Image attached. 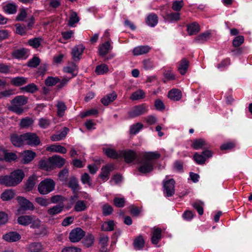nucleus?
<instances>
[{"instance_id": "55", "label": "nucleus", "mask_w": 252, "mask_h": 252, "mask_svg": "<svg viewBox=\"0 0 252 252\" xmlns=\"http://www.w3.org/2000/svg\"><path fill=\"white\" fill-rule=\"evenodd\" d=\"M193 159L199 164H203L206 160L205 157L202 154L200 155L197 153L194 155Z\"/></svg>"}, {"instance_id": "21", "label": "nucleus", "mask_w": 252, "mask_h": 252, "mask_svg": "<svg viewBox=\"0 0 252 252\" xmlns=\"http://www.w3.org/2000/svg\"><path fill=\"white\" fill-rule=\"evenodd\" d=\"M150 49L148 46H139L133 49L132 53L134 56H139L148 53Z\"/></svg>"}, {"instance_id": "57", "label": "nucleus", "mask_w": 252, "mask_h": 252, "mask_svg": "<svg viewBox=\"0 0 252 252\" xmlns=\"http://www.w3.org/2000/svg\"><path fill=\"white\" fill-rule=\"evenodd\" d=\"M144 245V241L142 236L137 237L134 242V246L135 248L137 249H141L142 248Z\"/></svg>"}, {"instance_id": "62", "label": "nucleus", "mask_w": 252, "mask_h": 252, "mask_svg": "<svg viewBox=\"0 0 252 252\" xmlns=\"http://www.w3.org/2000/svg\"><path fill=\"white\" fill-rule=\"evenodd\" d=\"M230 59H225V60H223L220 63L218 64L217 67L219 69L222 70L227 66H228L230 64Z\"/></svg>"}, {"instance_id": "51", "label": "nucleus", "mask_w": 252, "mask_h": 252, "mask_svg": "<svg viewBox=\"0 0 252 252\" xmlns=\"http://www.w3.org/2000/svg\"><path fill=\"white\" fill-rule=\"evenodd\" d=\"M51 121L50 120L42 118L38 120V125L42 128H46L50 125Z\"/></svg>"}, {"instance_id": "52", "label": "nucleus", "mask_w": 252, "mask_h": 252, "mask_svg": "<svg viewBox=\"0 0 252 252\" xmlns=\"http://www.w3.org/2000/svg\"><path fill=\"white\" fill-rule=\"evenodd\" d=\"M35 201L39 205L43 207H46L50 204V201L48 199L42 197L36 198Z\"/></svg>"}, {"instance_id": "8", "label": "nucleus", "mask_w": 252, "mask_h": 252, "mask_svg": "<svg viewBox=\"0 0 252 252\" xmlns=\"http://www.w3.org/2000/svg\"><path fill=\"white\" fill-rule=\"evenodd\" d=\"M85 235V232L81 228L77 227L71 230L69 238L71 242H79Z\"/></svg>"}, {"instance_id": "2", "label": "nucleus", "mask_w": 252, "mask_h": 252, "mask_svg": "<svg viewBox=\"0 0 252 252\" xmlns=\"http://www.w3.org/2000/svg\"><path fill=\"white\" fill-rule=\"evenodd\" d=\"M24 176V173L22 170H16L11 172L9 176H0V184L7 187L15 186L22 181Z\"/></svg>"}, {"instance_id": "38", "label": "nucleus", "mask_w": 252, "mask_h": 252, "mask_svg": "<svg viewBox=\"0 0 252 252\" xmlns=\"http://www.w3.org/2000/svg\"><path fill=\"white\" fill-rule=\"evenodd\" d=\"M187 30L189 35L196 34L200 30L199 25L197 23H193L188 26Z\"/></svg>"}, {"instance_id": "1", "label": "nucleus", "mask_w": 252, "mask_h": 252, "mask_svg": "<svg viewBox=\"0 0 252 252\" xmlns=\"http://www.w3.org/2000/svg\"><path fill=\"white\" fill-rule=\"evenodd\" d=\"M160 158L157 152H146L138 159V171L143 174L153 171L155 164V160Z\"/></svg>"}, {"instance_id": "59", "label": "nucleus", "mask_w": 252, "mask_h": 252, "mask_svg": "<svg viewBox=\"0 0 252 252\" xmlns=\"http://www.w3.org/2000/svg\"><path fill=\"white\" fill-rule=\"evenodd\" d=\"M184 6V2L183 0L178 1L175 0L173 2L172 9L175 11H179Z\"/></svg>"}, {"instance_id": "28", "label": "nucleus", "mask_w": 252, "mask_h": 252, "mask_svg": "<svg viewBox=\"0 0 252 252\" xmlns=\"http://www.w3.org/2000/svg\"><path fill=\"white\" fill-rule=\"evenodd\" d=\"M63 207L64 206L63 204H59L49 208L47 210V213L49 215L51 216L58 214L62 212Z\"/></svg>"}, {"instance_id": "53", "label": "nucleus", "mask_w": 252, "mask_h": 252, "mask_svg": "<svg viewBox=\"0 0 252 252\" xmlns=\"http://www.w3.org/2000/svg\"><path fill=\"white\" fill-rule=\"evenodd\" d=\"M33 120L30 118H26L21 120L20 126L22 127H28L32 126L33 124Z\"/></svg>"}, {"instance_id": "3", "label": "nucleus", "mask_w": 252, "mask_h": 252, "mask_svg": "<svg viewBox=\"0 0 252 252\" xmlns=\"http://www.w3.org/2000/svg\"><path fill=\"white\" fill-rule=\"evenodd\" d=\"M18 224L23 226L31 224V228H38L40 226L41 221L34 215H23L17 218Z\"/></svg>"}, {"instance_id": "24", "label": "nucleus", "mask_w": 252, "mask_h": 252, "mask_svg": "<svg viewBox=\"0 0 252 252\" xmlns=\"http://www.w3.org/2000/svg\"><path fill=\"white\" fill-rule=\"evenodd\" d=\"M192 147L195 150H198L207 147L206 141L203 139L194 140L191 144Z\"/></svg>"}, {"instance_id": "36", "label": "nucleus", "mask_w": 252, "mask_h": 252, "mask_svg": "<svg viewBox=\"0 0 252 252\" xmlns=\"http://www.w3.org/2000/svg\"><path fill=\"white\" fill-rule=\"evenodd\" d=\"M117 97V94L115 93L108 94L101 99L102 103L104 105H108L114 101Z\"/></svg>"}, {"instance_id": "7", "label": "nucleus", "mask_w": 252, "mask_h": 252, "mask_svg": "<svg viewBox=\"0 0 252 252\" xmlns=\"http://www.w3.org/2000/svg\"><path fill=\"white\" fill-rule=\"evenodd\" d=\"M23 138L25 141V144L31 146L38 145L40 142L39 137L33 133H26L23 134Z\"/></svg>"}, {"instance_id": "37", "label": "nucleus", "mask_w": 252, "mask_h": 252, "mask_svg": "<svg viewBox=\"0 0 252 252\" xmlns=\"http://www.w3.org/2000/svg\"><path fill=\"white\" fill-rule=\"evenodd\" d=\"M39 166L40 168L47 171L53 169L50 158L48 160H41L39 161Z\"/></svg>"}, {"instance_id": "58", "label": "nucleus", "mask_w": 252, "mask_h": 252, "mask_svg": "<svg viewBox=\"0 0 252 252\" xmlns=\"http://www.w3.org/2000/svg\"><path fill=\"white\" fill-rule=\"evenodd\" d=\"M60 81L57 77H48L45 80V84L48 86H53Z\"/></svg>"}, {"instance_id": "30", "label": "nucleus", "mask_w": 252, "mask_h": 252, "mask_svg": "<svg viewBox=\"0 0 252 252\" xmlns=\"http://www.w3.org/2000/svg\"><path fill=\"white\" fill-rule=\"evenodd\" d=\"M47 151L51 152H55L61 154L66 153V149L63 146L60 145H52L46 148Z\"/></svg>"}, {"instance_id": "34", "label": "nucleus", "mask_w": 252, "mask_h": 252, "mask_svg": "<svg viewBox=\"0 0 252 252\" xmlns=\"http://www.w3.org/2000/svg\"><path fill=\"white\" fill-rule=\"evenodd\" d=\"M115 223L112 220L104 222L101 226V229L104 231H111L114 229Z\"/></svg>"}, {"instance_id": "22", "label": "nucleus", "mask_w": 252, "mask_h": 252, "mask_svg": "<svg viewBox=\"0 0 252 252\" xmlns=\"http://www.w3.org/2000/svg\"><path fill=\"white\" fill-rule=\"evenodd\" d=\"M69 129L66 127H64L61 131L59 132L57 134L51 136V139L53 141H59L63 139L65 137Z\"/></svg>"}, {"instance_id": "9", "label": "nucleus", "mask_w": 252, "mask_h": 252, "mask_svg": "<svg viewBox=\"0 0 252 252\" xmlns=\"http://www.w3.org/2000/svg\"><path fill=\"white\" fill-rule=\"evenodd\" d=\"M148 110V106L145 104H141L134 107L129 112L128 114L131 118H134L146 113Z\"/></svg>"}, {"instance_id": "64", "label": "nucleus", "mask_w": 252, "mask_h": 252, "mask_svg": "<svg viewBox=\"0 0 252 252\" xmlns=\"http://www.w3.org/2000/svg\"><path fill=\"white\" fill-rule=\"evenodd\" d=\"M81 250L75 247H67L64 248L62 252H81Z\"/></svg>"}, {"instance_id": "32", "label": "nucleus", "mask_w": 252, "mask_h": 252, "mask_svg": "<svg viewBox=\"0 0 252 252\" xmlns=\"http://www.w3.org/2000/svg\"><path fill=\"white\" fill-rule=\"evenodd\" d=\"M43 249L42 244L38 242L32 243L28 246L29 252H41Z\"/></svg>"}, {"instance_id": "46", "label": "nucleus", "mask_w": 252, "mask_h": 252, "mask_svg": "<svg viewBox=\"0 0 252 252\" xmlns=\"http://www.w3.org/2000/svg\"><path fill=\"white\" fill-rule=\"evenodd\" d=\"M3 9L8 14H14L16 12V6L12 3H8L4 6Z\"/></svg>"}, {"instance_id": "39", "label": "nucleus", "mask_w": 252, "mask_h": 252, "mask_svg": "<svg viewBox=\"0 0 252 252\" xmlns=\"http://www.w3.org/2000/svg\"><path fill=\"white\" fill-rule=\"evenodd\" d=\"M15 193L12 189H6L3 191L0 196L1 199L3 201H7L11 199L14 197Z\"/></svg>"}, {"instance_id": "48", "label": "nucleus", "mask_w": 252, "mask_h": 252, "mask_svg": "<svg viewBox=\"0 0 252 252\" xmlns=\"http://www.w3.org/2000/svg\"><path fill=\"white\" fill-rule=\"evenodd\" d=\"M36 180V177L35 176L29 177L26 184V188L28 190L32 189L35 184Z\"/></svg>"}, {"instance_id": "14", "label": "nucleus", "mask_w": 252, "mask_h": 252, "mask_svg": "<svg viewBox=\"0 0 252 252\" xmlns=\"http://www.w3.org/2000/svg\"><path fill=\"white\" fill-rule=\"evenodd\" d=\"M22 159L21 160L23 163L27 164L31 162L35 158L36 154L31 150H26L21 153Z\"/></svg>"}, {"instance_id": "54", "label": "nucleus", "mask_w": 252, "mask_h": 252, "mask_svg": "<svg viewBox=\"0 0 252 252\" xmlns=\"http://www.w3.org/2000/svg\"><path fill=\"white\" fill-rule=\"evenodd\" d=\"M17 157L16 155L14 153H8L5 150V154L3 156V159L6 161H11L14 160L17 158Z\"/></svg>"}, {"instance_id": "4", "label": "nucleus", "mask_w": 252, "mask_h": 252, "mask_svg": "<svg viewBox=\"0 0 252 252\" xmlns=\"http://www.w3.org/2000/svg\"><path fill=\"white\" fill-rule=\"evenodd\" d=\"M55 187V183L51 179L47 178L42 181L38 187L39 192L41 194H47L52 191Z\"/></svg>"}, {"instance_id": "18", "label": "nucleus", "mask_w": 252, "mask_h": 252, "mask_svg": "<svg viewBox=\"0 0 252 252\" xmlns=\"http://www.w3.org/2000/svg\"><path fill=\"white\" fill-rule=\"evenodd\" d=\"M161 238V229L158 227H154L152 231L151 241L153 244H157Z\"/></svg>"}, {"instance_id": "20", "label": "nucleus", "mask_w": 252, "mask_h": 252, "mask_svg": "<svg viewBox=\"0 0 252 252\" xmlns=\"http://www.w3.org/2000/svg\"><path fill=\"white\" fill-rule=\"evenodd\" d=\"M189 62L186 59H183L178 63L177 68L179 72L182 75H184L188 68Z\"/></svg>"}, {"instance_id": "50", "label": "nucleus", "mask_w": 252, "mask_h": 252, "mask_svg": "<svg viewBox=\"0 0 252 252\" xmlns=\"http://www.w3.org/2000/svg\"><path fill=\"white\" fill-rule=\"evenodd\" d=\"M68 186L74 191H77L79 189V185L77 180L75 178H71L68 183Z\"/></svg>"}, {"instance_id": "60", "label": "nucleus", "mask_w": 252, "mask_h": 252, "mask_svg": "<svg viewBox=\"0 0 252 252\" xmlns=\"http://www.w3.org/2000/svg\"><path fill=\"white\" fill-rule=\"evenodd\" d=\"M244 41V37L243 36L240 35L235 37L233 40V45L235 47L240 46Z\"/></svg>"}, {"instance_id": "33", "label": "nucleus", "mask_w": 252, "mask_h": 252, "mask_svg": "<svg viewBox=\"0 0 252 252\" xmlns=\"http://www.w3.org/2000/svg\"><path fill=\"white\" fill-rule=\"evenodd\" d=\"M88 207V202L86 201L78 200L74 205V209L76 212L85 210Z\"/></svg>"}, {"instance_id": "49", "label": "nucleus", "mask_w": 252, "mask_h": 252, "mask_svg": "<svg viewBox=\"0 0 252 252\" xmlns=\"http://www.w3.org/2000/svg\"><path fill=\"white\" fill-rule=\"evenodd\" d=\"M143 127V125L141 123H137L130 126V133L132 134L137 133Z\"/></svg>"}, {"instance_id": "40", "label": "nucleus", "mask_w": 252, "mask_h": 252, "mask_svg": "<svg viewBox=\"0 0 252 252\" xmlns=\"http://www.w3.org/2000/svg\"><path fill=\"white\" fill-rule=\"evenodd\" d=\"M103 151L105 155L110 158L116 159L119 157V154L114 149L111 148H103Z\"/></svg>"}, {"instance_id": "17", "label": "nucleus", "mask_w": 252, "mask_h": 252, "mask_svg": "<svg viewBox=\"0 0 252 252\" xmlns=\"http://www.w3.org/2000/svg\"><path fill=\"white\" fill-rule=\"evenodd\" d=\"M50 159L53 169L55 167H61L65 163V159L60 156L55 155L50 158Z\"/></svg>"}, {"instance_id": "25", "label": "nucleus", "mask_w": 252, "mask_h": 252, "mask_svg": "<svg viewBox=\"0 0 252 252\" xmlns=\"http://www.w3.org/2000/svg\"><path fill=\"white\" fill-rule=\"evenodd\" d=\"M27 103V98L24 95L16 96L11 100L12 105L22 106Z\"/></svg>"}, {"instance_id": "61", "label": "nucleus", "mask_w": 252, "mask_h": 252, "mask_svg": "<svg viewBox=\"0 0 252 252\" xmlns=\"http://www.w3.org/2000/svg\"><path fill=\"white\" fill-rule=\"evenodd\" d=\"M125 199L124 197H115L114 199V205L119 208L123 207L125 206Z\"/></svg>"}, {"instance_id": "13", "label": "nucleus", "mask_w": 252, "mask_h": 252, "mask_svg": "<svg viewBox=\"0 0 252 252\" xmlns=\"http://www.w3.org/2000/svg\"><path fill=\"white\" fill-rule=\"evenodd\" d=\"M21 238V235L17 232H9L2 236V238L8 242H15L19 241Z\"/></svg>"}, {"instance_id": "16", "label": "nucleus", "mask_w": 252, "mask_h": 252, "mask_svg": "<svg viewBox=\"0 0 252 252\" xmlns=\"http://www.w3.org/2000/svg\"><path fill=\"white\" fill-rule=\"evenodd\" d=\"M23 134L19 135L17 134H13L11 136V141L12 144L16 147H20L25 145V141L23 138Z\"/></svg>"}, {"instance_id": "12", "label": "nucleus", "mask_w": 252, "mask_h": 252, "mask_svg": "<svg viewBox=\"0 0 252 252\" xmlns=\"http://www.w3.org/2000/svg\"><path fill=\"white\" fill-rule=\"evenodd\" d=\"M84 49L85 47L82 44L78 45L72 48L71 55L74 61H79L80 59Z\"/></svg>"}, {"instance_id": "43", "label": "nucleus", "mask_w": 252, "mask_h": 252, "mask_svg": "<svg viewBox=\"0 0 252 252\" xmlns=\"http://www.w3.org/2000/svg\"><path fill=\"white\" fill-rule=\"evenodd\" d=\"M56 106L57 107V113L58 116L60 117H63L67 108L65 103L62 101H59L57 103Z\"/></svg>"}, {"instance_id": "44", "label": "nucleus", "mask_w": 252, "mask_h": 252, "mask_svg": "<svg viewBox=\"0 0 252 252\" xmlns=\"http://www.w3.org/2000/svg\"><path fill=\"white\" fill-rule=\"evenodd\" d=\"M210 37V33L206 32L197 36L195 41L199 43H203L207 41Z\"/></svg>"}, {"instance_id": "41", "label": "nucleus", "mask_w": 252, "mask_h": 252, "mask_svg": "<svg viewBox=\"0 0 252 252\" xmlns=\"http://www.w3.org/2000/svg\"><path fill=\"white\" fill-rule=\"evenodd\" d=\"M63 70L64 72L69 73L72 74V77L75 76L76 75L74 74L75 71L77 70V66L74 63H71L68 65L65 66Z\"/></svg>"}, {"instance_id": "11", "label": "nucleus", "mask_w": 252, "mask_h": 252, "mask_svg": "<svg viewBox=\"0 0 252 252\" xmlns=\"http://www.w3.org/2000/svg\"><path fill=\"white\" fill-rule=\"evenodd\" d=\"M126 162L129 163L133 162L137 157L135 151L133 150H125L121 152Z\"/></svg>"}, {"instance_id": "45", "label": "nucleus", "mask_w": 252, "mask_h": 252, "mask_svg": "<svg viewBox=\"0 0 252 252\" xmlns=\"http://www.w3.org/2000/svg\"><path fill=\"white\" fill-rule=\"evenodd\" d=\"M95 73L97 75H102L108 71V67L105 64H101L97 65L95 68Z\"/></svg>"}, {"instance_id": "5", "label": "nucleus", "mask_w": 252, "mask_h": 252, "mask_svg": "<svg viewBox=\"0 0 252 252\" xmlns=\"http://www.w3.org/2000/svg\"><path fill=\"white\" fill-rule=\"evenodd\" d=\"M161 15L165 22L174 23L180 19V13L179 12L169 13L166 9L161 10Z\"/></svg>"}, {"instance_id": "63", "label": "nucleus", "mask_w": 252, "mask_h": 252, "mask_svg": "<svg viewBox=\"0 0 252 252\" xmlns=\"http://www.w3.org/2000/svg\"><path fill=\"white\" fill-rule=\"evenodd\" d=\"M203 203L201 202H196L193 204V207L197 211L200 215L203 214Z\"/></svg>"}, {"instance_id": "42", "label": "nucleus", "mask_w": 252, "mask_h": 252, "mask_svg": "<svg viewBox=\"0 0 252 252\" xmlns=\"http://www.w3.org/2000/svg\"><path fill=\"white\" fill-rule=\"evenodd\" d=\"M145 97V93L142 90H138L133 92L130 99L132 100H136L143 98Z\"/></svg>"}, {"instance_id": "27", "label": "nucleus", "mask_w": 252, "mask_h": 252, "mask_svg": "<svg viewBox=\"0 0 252 252\" xmlns=\"http://www.w3.org/2000/svg\"><path fill=\"white\" fill-rule=\"evenodd\" d=\"M168 96L170 99L177 101L181 99L182 94L178 89H172L169 92Z\"/></svg>"}, {"instance_id": "26", "label": "nucleus", "mask_w": 252, "mask_h": 252, "mask_svg": "<svg viewBox=\"0 0 252 252\" xmlns=\"http://www.w3.org/2000/svg\"><path fill=\"white\" fill-rule=\"evenodd\" d=\"M111 48L112 47L109 41L102 44L99 48V55L102 56L106 55Z\"/></svg>"}, {"instance_id": "47", "label": "nucleus", "mask_w": 252, "mask_h": 252, "mask_svg": "<svg viewBox=\"0 0 252 252\" xmlns=\"http://www.w3.org/2000/svg\"><path fill=\"white\" fill-rule=\"evenodd\" d=\"M94 237L91 234H88L84 240V245L89 248L91 247L94 243Z\"/></svg>"}, {"instance_id": "6", "label": "nucleus", "mask_w": 252, "mask_h": 252, "mask_svg": "<svg viewBox=\"0 0 252 252\" xmlns=\"http://www.w3.org/2000/svg\"><path fill=\"white\" fill-rule=\"evenodd\" d=\"M17 201L20 206V207L17 210L18 214L21 213V211L22 210L26 211L33 210L34 209L33 204L29 200L23 197H18Z\"/></svg>"}, {"instance_id": "19", "label": "nucleus", "mask_w": 252, "mask_h": 252, "mask_svg": "<svg viewBox=\"0 0 252 252\" xmlns=\"http://www.w3.org/2000/svg\"><path fill=\"white\" fill-rule=\"evenodd\" d=\"M28 50L25 48L17 49L13 52L12 55L13 57L18 59H23L27 58Z\"/></svg>"}, {"instance_id": "56", "label": "nucleus", "mask_w": 252, "mask_h": 252, "mask_svg": "<svg viewBox=\"0 0 252 252\" xmlns=\"http://www.w3.org/2000/svg\"><path fill=\"white\" fill-rule=\"evenodd\" d=\"M22 90L28 93H33L37 91V88L35 85L32 83L23 87Z\"/></svg>"}, {"instance_id": "15", "label": "nucleus", "mask_w": 252, "mask_h": 252, "mask_svg": "<svg viewBox=\"0 0 252 252\" xmlns=\"http://www.w3.org/2000/svg\"><path fill=\"white\" fill-rule=\"evenodd\" d=\"M114 169V165L112 164H107L103 167L100 174L101 179L104 181H107L109 179L110 172Z\"/></svg>"}, {"instance_id": "23", "label": "nucleus", "mask_w": 252, "mask_h": 252, "mask_svg": "<svg viewBox=\"0 0 252 252\" xmlns=\"http://www.w3.org/2000/svg\"><path fill=\"white\" fill-rule=\"evenodd\" d=\"M145 21L149 26L154 27L158 23V17L156 14L151 13L147 17Z\"/></svg>"}, {"instance_id": "29", "label": "nucleus", "mask_w": 252, "mask_h": 252, "mask_svg": "<svg viewBox=\"0 0 252 252\" xmlns=\"http://www.w3.org/2000/svg\"><path fill=\"white\" fill-rule=\"evenodd\" d=\"M79 18L76 12L71 11L68 18V25L70 27H75V24L79 21Z\"/></svg>"}, {"instance_id": "35", "label": "nucleus", "mask_w": 252, "mask_h": 252, "mask_svg": "<svg viewBox=\"0 0 252 252\" xmlns=\"http://www.w3.org/2000/svg\"><path fill=\"white\" fill-rule=\"evenodd\" d=\"M43 39L41 37H34L28 40V44L33 48L37 49L41 44Z\"/></svg>"}, {"instance_id": "31", "label": "nucleus", "mask_w": 252, "mask_h": 252, "mask_svg": "<svg viewBox=\"0 0 252 252\" xmlns=\"http://www.w3.org/2000/svg\"><path fill=\"white\" fill-rule=\"evenodd\" d=\"M11 84L15 86H20L27 82V78L24 77H16L11 79Z\"/></svg>"}, {"instance_id": "10", "label": "nucleus", "mask_w": 252, "mask_h": 252, "mask_svg": "<svg viewBox=\"0 0 252 252\" xmlns=\"http://www.w3.org/2000/svg\"><path fill=\"white\" fill-rule=\"evenodd\" d=\"M174 185L173 179L164 182V190L167 196H172L174 194Z\"/></svg>"}]
</instances>
